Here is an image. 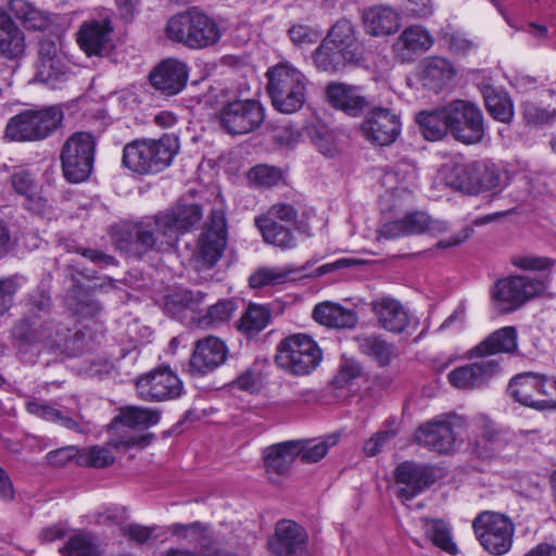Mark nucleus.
<instances>
[{
	"label": "nucleus",
	"instance_id": "1",
	"mask_svg": "<svg viewBox=\"0 0 556 556\" xmlns=\"http://www.w3.org/2000/svg\"><path fill=\"white\" fill-rule=\"evenodd\" d=\"M202 215L200 204L180 200L156 214L117 224L112 240L119 251L138 260L150 252H168L181 236L197 227Z\"/></svg>",
	"mask_w": 556,
	"mask_h": 556
},
{
	"label": "nucleus",
	"instance_id": "2",
	"mask_svg": "<svg viewBox=\"0 0 556 556\" xmlns=\"http://www.w3.org/2000/svg\"><path fill=\"white\" fill-rule=\"evenodd\" d=\"M67 27L64 15L37 10V31L47 33L48 38H40L37 59V83L50 89H56L65 81L66 66L56 54V41Z\"/></svg>",
	"mask_w": 556,
	"mask_h": 556
},
{
	"label": "nucleus",
	"instance_id": "3",
	"mask_svg": "<svg viewBox=\"0 0 556 556\" xmlns=\"http://www.w3.org/2000/svg\"><path fill=\"white\" fill-rule=\"evenodd\" d=\"M177 149L176 139L168 136L135 139L124 146L122 164L140 176L157 174L170 165Z\"/></svg>",
	"mask_w": 556,
	"mask_h": 556
},
{
	"label": "nucleus",
	"instance_id": "4",
	"mask_svg": "<svg viewBox=\"0 0 556 556\" xmlns=\"http://www.w3.org/2000/svg\"><path fill=\"white\" fill-rule=\"evenodd\" d=\"M160 419L161 413L157 409L139 406L122 407L118 415L108 425L109 443L115 448L124 450L134 446L146 447L152 443L155 435L151 432L144 434L129 433L128 430L154 426Z\"/></svg>",
	"mask_w": 556,
	"mask_h": 556
},
{
	"label": "nucleus",
	"instance_id": "5",
	"mask_svg": "<svg viewBox=\"0 0 556 556\" xmlns=\"http://www.w3.org/2000/svg\"><path fill=\"white\" fill-rule=\"evenodd\" d=\"M167 37L190 49L212 47L220 39L217 23L208 15L191 9L174 15L166 25Z\"/></svg>",
	"mask_w": 556,
	"mask_h": 556
},
{
	"label": "nucleus",
	"instance_id": "6",
	"mask_svg": "<svg viewBox=\"0 0 556 556\" xmlns=\"http://www.w3.org/2000/svg\"><path fill=\"white\" fill-rule=\"evenodd\" d=\"M323 352L318 344L305 333H296L281 340L277 345L276 364L294 376L311 374L320 364Z\"/></svg>",
	"mask_w": 556,
	"mask_h": 556
},
{
	"label": "nucleus",
	"instance_id": "7",
	"mask_svg": "<svg viewBox=\"0 0 556 556\" xmlns=\"http://www.w3.org/2000/svg\"><path fill=\"white\" fill-rule=\"evenodd\" d=\"M267 92L275 109L291 114L300 110L305 100L304 76L288 65H277L267 72Z\"/></svg>",
	"mask_w": 556,
	"mask_h": 556
},
{
	"label": "nucleus",
	"instance_id": "8",
	"mask_svg": "<svg viewBox=\"0 0 556 556\" xmlns=\"http://www.w3.org/2000/svg\"><path fill=\"white\" fill-rule=\"evenodd\" d=\"M450 134L464 144H476L483 140L486 131L481 109L468 100L456 99L443 105Z\"/></svg>",
	"mask_w": 556,
	"mask_h": 556
},
{
	"label": "nucleus",
	"instance_id": "9",
	"mask_svg": "<svg viewBox=\"0 0 556 556\" xmlns=\"http://www.w3.org/2000/svg\"><path fill=\"white\" fill-rule=\"evenodd\" d=\"M96 138L87 131L74 132L64 142L61 165L64 178L71 184L85 181L93 168Z\"/></svg>",
	"mask_w": 556,
	"mask_h": 556
},
{
	"label": "nucleus",
	"instance_id": "10",
	"mask_svg": "<svg viewBox=\"0 0 556 556\" xmlns=\"http://www.w3.org/2000/svg\"><path fill=\"white\" fill-rule=\"evenodd\" d=\"M472 528L481 546L491 555L501 556L511 548L515 526L507 516L483 511L473 519Z\"/></svg>",
	"mask_w": 556,
	"mask_h": 556
},
{
	"label": "nucleus",
	"instance_id": "11",
	"mask_svg": "<svg viewBox=\"0 0 556 556\" xmlns=\"http://www.w3.org/2000/svg\"><path fill=\"white\" fill-rule=\"evenodd\" d=\"M220 127L229 135H247L257 130L265 121V109L254 99L225 103L218 112Z\"/></svg>",
	"mask_w": 556,
	"mask_h": 556
},
{
	"label": "nucleus",
	"instance_id": "12",
	"mask_svg": "<svg viewBox=\"0 0 556 556\" xmlns=\"http://www.w3.org/2000/svg\"><path fill=\"white\" fill-rule=\"evenodd\" d=\"M546 288L544 279L516 275L498 279L492 290V299L502 311L511 312L529 300L542 295Z\"/></svg>",
	"mask_w": 556,
	"mask_h": 556
},
{
	"label": "nucleus",
	"instance_id": "13",
	"mask_svg": "<svg viewBox=\"0 0 556 556\" xmlns=\"http://www.w3.org/2000/svg\"><path fill=\"white\" fill-rule=\"evenodd\" d=\"M394 480L399 485L396 496L408 502L430 489L438 480V468L430 464L405 460L394 469Z\"/></svg>",
	"mask_w": 556,
	"mask_h": 556
},
{
	"label": "nucleus",
	"instance_id": "14",
	"mask_svg": "<svg viewBox=\"0 0 556 556\" xmlns=\"http://www.w3.org/2000/svg\"><path fill=\"white\" fill-rule=\"evenodd\" d=\"M136 387L140 399L151 402L175 400L184 390L181 380L169 366H162L139 376Z\"/></svg>",
	"mask_w": 556,
	"mask_h": 556
},
{
	"label": "nucleus",
	"instance_id": "15",
	"mask_svg": "<svg viewBox=\"0 0 556 556\" xmlns=\"http://www.w3.org/2000/svg\"><path fill=\"white\" fill-rule=\"evenodd\" d=\"M475 451L482 458L511 459L518 454L519 447L515 433L497 428L489 419H482Z\"/></svg>",
	"mask_w": 556,
	"mask_h": 556
},
{
	"label": "nucleus",
	"instance_id": "16",
	"mask_svg": "<svg viewBox=\"0 0 556 556\" xmlns=\"http://www.w3.org/2000/svg\"><path fill=\"white\" fill-rule=\"evenodd\" d=\"M227 238V222L224 213L213 211L206 229L198 240L197 262L205 268L215 266L225 251Z\"/></svg>",
	"mask_w": 556,
	"mask_h": 556
},
{
	"label": "nucleus",
	"instance_id": "17",
	"mask_svg": "<svg viewBox=\"0 0 556 556\" xmlns=\"http://www.w3.org/2000/svg\"><path fill=\"white\" fill-rule=\"evenodd\" d=\"M268 547L276 556H311L306 530L292 520L282 519L276 523Z\"/></svg>",
	"mask_w": 556,
	"mask_h": 556
},
{
	"label": "nucleus",
	"instance_id": "18",
	"mask_svg": "<svg viewBox=\"0 0 556 556\" xmlns=\"http://www.w3.org/2000/svg\"><path fill=\"white\" fill-rule=\"evenodd\" d=\"M365 138L377 146L393 143L401 134L400 117L386 108H371L363 124Z\"/></svg>",
	"mask_w": 556,
	"mask_h": 556
},
{
	"label": "nucleus",
	"instance_id": "19",
	"mask_svg": "<svg viewBox=\"0 0 556 556\" xmlns=\"http://www.w3.org/2000/svg\"><path fill=\"white\" fill-rule=\"evenodd\" d=\"M189 68L177 59H166L160 62L149 74L151 86L165 97L180 93L188 81Z\"/></svg>",
	"mask_w": 556,
	"mask_h": 556
},
{
	"label": "nucleus",
	"instance_id": "20",
	"mask_svg": "<svg viewBox=\"0 0 556 556\" xmlns=\"http://www.w3.org/2000/svg\"><path fill=\"white\" fill-rule=\"evenodd\" d=\"M500 371L498 358H481L478 362L455 368L447 378L450 383L457 389L473 390L484 387Z\"/></svg>",
	"mask_w": 556,
	"mask_h": 556
},
{
	"label": "nucleus",
	"instance_id": "21",
	"mask_svg": "<svg viewBox=\"0 0 556 556\" xmlns=\"http://www.w3.org/2000/svg\"><path fill=\"white\" fill-rule=\"evenodd\" d=\"M448 229V224L444 220L432 219L425 212H413L406 214L403 218L396 219L383 226L382 233L388 239L402 236L431 233L439 235Z\"/></svg>",
	"mask_w": 556,
	"mask_h": 556
},
{
	"label": "nucleus",
	"instance_id": "22",
	"mask_svg": "<svg viewBox=\"0 0 556 556\" xmlns=\"http://www.w3.org/2000/svg\"><path fill=\"white\" fill-rule=\"evenodd\" d=\"M114 27L109 17L85 21L77 31V42L89 56H102L110 51Z\"/></svg>",
	"mask_w": 556,
	"mask_h": 556
},
{
	"label": "nucleus",
	"instance_id": "23",
	"mask_svg": "<svg viewBox=\"0 0 556 556\" xmlns=\"http://www.w3.org/2000/svg\"><path fill=\"white\" fill-rule=\"evenodd\" d=\"M329 103L345 114L356 117L370 110L372 101L362 93L358 86L344 83H330L326 87Z\"/></svg>",
	"mask_w": 556,
	"mask_h": 556
},
{
	"label": "nucleus",
	"instance_id": "24",
	"mask_svg": "<svg viewBox=\"0 0 556 556\" xmlns=\"http://www.w3.org/2000/svg\"><path fill=\"white\" fill-rule=\"evenodd\" d=\"M456 441L452 424L447 420H431L417 428L414 442L437 453H448Z\"/></svg>",
	"mask_w": 556,
	"mask_h": 556
},
{
	"label": "nucleus",
	"instance_id": "25",
	"mask_svg": "<svg viewBox=\"0 0 556 556\" xmlns=\"http://www.w3.org/2000/svg\"><path fill=\"white\" fill-rule=\"evenodd\" d=\"M227 354L228 349L220 339L207 337L199 340L190 358V370L198 375H206L220 366Z\"/></svg>",
	"mask_w": 556,
	"mask_h": 556
},
{
	"label": "nucleus",
	"instance_id": "26",
	"mask_svg": "<svg viewBox=\"0 0 556 556\" xmlns=\"http://www.w3.org/2000/svg\"><path fill=\"white\" fill-rule=\"evenodd\" d=\"M170 531L175 536L189 540L194 547L199 548L202 556H237L215 542L208 529L200 521L174 523Z\"/></svg>",
	"mask_w": 556,
	"mask_h": 556
},
{
	"label": "nucleus",
	"instance_id": "27",
	"mask_svg": "<svg viewBox=\"0 0 556 556\" xmlns=\"http://www.w3.org/2000/svg\"><path fill=\"white\" fill-rule=\"evenodd\" d=\"M433 43L430 34L420 26L405 28L393 43V52L401 63H412Z\"/></svg>",
	"mask_w": 556,
	"mask_h": 556
},
{
	"label": "nucleus",
	"instance_id": "28",
	"mask_svg": "<svg viewBox=\"0 0 556 556\" xmlns=\"http://www.w3.org/2000/svg\"><path fill=\"white\" fill-rule=\"evenodd\" d=\"M543 375L519 374L509 381L507 392L518 403L541 410Z\"/></svg>",
	"mask_w": 556,
	"mask_h": 556
},
{
	"label": "nucleus",
	"instance_id": "29",
	"mask_svg": "<svg viewBox=\"0 0 556 556\" xmlns=\"http://www.w3.org/2000/svg\"><path fill=\"white\" fill-rule=\"evenodd\" d=\"M379 325L387 331L402 333L409 325L407 312L392 298H380L371 302Z\"/></svg>",
	"mask_w": 556,
	"mask_h": 556
},
{
	"label": "nucleus",
	"instance_id": "30",
	"mask_svg": "<svg viewBox=\"0 0 556 556\" xmlns=\"http://www.w3.org/2000/svg\"><path fill=\"white\" fill-rule=\"evenodd\" d=\"M517 349V331L514 327H503L488 338H485L478 345L472 348L468 354L469 357H478L489 359L488 357L494 356L498 353H511Z\"/></svg>",
	"mask_w": 556,
	"mask_h": 556
},
{
	"label": "nucleus",
	"instance_id": "31",
	"mask_svg": "<svg viewBox=\"0 0 556 556\" xmlns=\"http://www.w3.org/2000/svg\"><path fill=\"white\" fill-rule=\"evenodd\" d=\"M323 40L359 63L364 59L363 46L356 37L353 24L348 20H340L332 25Z\"/></svg>",
	"mask_w": 556,
	"mask_h": 556
},
{
	"label": "nucleus",
	"instance_id": "32",
	"mask_svg": "<svg viewBox=\"0 0 556 556\" xmlns=\"http://www.w3.org/2000/svg\"><path fill=\"white\" fill-rule=\"evenodd\" d=\"M206 293L201 290L177 288L165 296L164 311L181 320L187 313H197L204 303Z\"/></svg>",
	"mask_w": 556,
	"mask_h": 556
},
{
	"label": "nucleus",
	"instance_id": "33",
	"mask_svg": "<svg viewBox=\"0 0 556 556\" xmlns=\"http://www.w3.org/2000/svg\"><path fill=\"white\" fill-rule=\"evenodd\" d=\"M298 455V441H285L266 447L263 451L266 472L268 475L286 476Z\"/></svg>",
	"mask_w": 556,
	"mask_h": 556
},
{
	"label": "nucleus",
	"instance_id": "34",
	"mask_svg": "<svg viewBox=\"0 0 556 556\" xmlns=\"http://www.w3.org/2000/svg\"><path fill=\"white\" fill-rule=\"evenodd\" d=\"M313 318L318 324L334 329H352L358 323V316L354 309L333 302L317 304L313 309Z\"/></svg>",
	"mask_w": 556,
	"mask_h": 556
},
{
	"label": "nucleus",
	"instance_id": "35",
	"mask_svg": "<svg viewBox=\"0 0 556 556\" xmlns=\"http://www.w3.org/2000/svg\"><path fill=\"white\" fill-rule=\"evenodd\" d=\"M364 369L355 358L342 357L337 372L330 382V387L337 392L336 396L346 397L359 390V380L363 378Z\"/></svg>",
	"mask_w": 556,
	"mask_h": 556
},
{
	"label": "nucleus",
	"instance_id": "36",
	"mask_svg": "<svg viewBox=\"0 0 556 556\" xmlns=\"http://www.w3.org/2000/svg\"><path fill=\"white\" fill-rule=\"evenodd\" d=\"M363 23L367 34L371 36H388L400 28L397 13L389 7H374L365 10Z\"/></svg>",
	"mask_w": 556,
	"mask_h": 556
},
{
	"label": "nucleus",
	"instance_id": "37",
	"mask_svg": "<svg viewBox=\"0 0 556 556\" xmlns=\"http://www.w3.org/2000/svg\"><path fill=\"white\" fill-rule=\"evenodd\" d=\"M73 281L74 283L66 295V304L70 309L75 315L84 318L94 317L100 314L102 306L94 298L92 290L76 281L74 275Z\"/></svg>",
	"mask_w": 556,
	"mask_h": 556
},
{
	"label": "nucleus",
	"instance_id": "38",
	"mask_svg": "<svg viewBox=\"0 0 556 556\" xmlns=\"http://www.w3.org/2000/svg\"><path fill=\"white\" fill-rule=\"evenodd\" d=\"M315 66L330 74L342 72L349 65H358L359 62L351 55L341 52L331 45L321 40L312 55Z\"/></svg>",
	"mask_w": 556,
	"mask_h": 556
},
{
	"label": "nucleus",
	"instance_id": "39",
	"mask_svg": "<svg viewBox=\"0 0 556 556\" xmlns=\"http://www.w3.org/2000/svg\"><path fill=\"white\" fill-rule=\"evenodd\" d=\"M481 91L489 115L497 122L510 124L515 116L510 96L491 85L483 86Z\"/></svg>",
	"mask_w": 556,
	"mask_h": 556
},
{
	"label": "nucleus",
	"instance_id": "40",
	"mask_svg": "<svg viewBox=\"0 0 556 556\" xmlns=\"http://www.w3.org/2000/svg\"><path fill=\"white\" fill-rule=\"evenodd\" d=\"M24 35L8 12L0 7V54L14 59L24 51Z\"/></svg>",
	"mask_w": 556,
	"mask_h": 556
},
{
	"label": "nucleus",
	"instance_id": "41",
	"mask_svg": "<svg viewBox=\"0 0 556 556\" xmlns=\"http://www.w3.org/2000/svg\"><path fill=\"white\" fill-rule=\"evenodd\" d=\"M271 320V311L267 305L251 303L236 323V329L247 339H253Z\"/></svg>",
	"mask_w": 556,
	"mask_h": 556
},
{
	"label": "nucleus",
	"instance_id": "42",
	"mask_svg": "<svg viewBox=\"0 0 556 556\" xmlns=\"http://www.w3.org/2000/svg\"><path fill=\"white\" fill-rule=\"evenodd\" d=\"M255 226L260 229L266 243L281 250H291L296 245V238L292 226L283 225L270 218H255Z\"/></svg>",
	"mask_w": 556,
	"mask_h": 556
},
{
	"label": "nucleus",
	"instance_id": "43",
	"mask_svg": "<svg viewBox=\"0 0 556 556\" xmlns=\"http://www.w3.org/2000/svg\"><path fill=\"white\" fill-rule=\"evenodd\" d=\"M71 329L67 326H59L55 328L54 337L46 334V326L42 327V341L51 350H60L68 355H79L85 349V334L81 331H76L70 336Z\"/></svg>",
	"mask_w": 556,
	"mask_h": 556
},
{
	"label": "nucleus",
	"instance_id": "44",
	"mask_svg": "<svg viewBox=\"0 0 556 556\" xmlns=\"http://www.w3.org/2000/svg\"><path fill=\"white\" fill-rule=\"evenodd\" d=\"M416 122L424 138L429 141H439L450 134V126L443 105L433 111H422L417 114Z\"/></svg>",
	"mask_w": 556,
	"mask_h": 556
},
{
	"label": "nucleus",
	"instance_id": "45",
	"mask_svg": "<svg viewBox=\"0 0 556 556\" xmlns=\"http://www.w3.org/2000/svg\"><path fill=\"white\" fill-rule=\"evenodd\" d=\"M454 75L455 72L446 59L432 58L425 65L421 81L425 88L438 93Z\"/></svg>",
	"mask_w": 556,
	"mask_h": 556
},
{
	"label": "nucleus",
	"instance_id": "46",
	"mask_svg": "<svg viewBox=\"0 0 556 556\" xmlns=\"http://www.w3.org/2000/svg\"><path fill=\"white\" fill-rule=\"evenodd\" d=\"M4 138L15 142L35 140V110H25L12 116L7 123Z\"/></svg>",
	"mask_w": 556,
	"mask_h": 556
},
{
	"label": "nucleus",
	"instance_id": "47",
	"mask_svg": "<svg viewBox=\"0 0 556 556\" xmlns=\"http://www.w3.org/2000/svg\"><path fill=\"white\" fill-rule=\"evenodd\" d=\"M355 341L361 353L375 359L380 367H384L390 364L393 348L380 336L361 334L355 338Z\"/></svg>",
	"mask_w": 556,
	"mask_h": 556
},
{
	"label": "nucleus",
	"instance_id": "48",
	"mask_svg": "<svg viewBox=\"0 0 556 556\" xmlns=\"http://www.w3.org/2000/svg\"><path fill=\"white\" fill-rule=\"evenodd\" d=\"M13 348L20 356L31 352L35 346V317L27 315L15 321L11 329Z\"/></svg>",
	"mask_w": 556,
	"mask_h": 556
},
{
	"label": "nucleus",
	"instance_id": "49",
	"mask_svg": "<svg viewBox=\"0 0 556 556\" xmlns=\"http://www.w3.org/2000/svg\"><path fill=\"white\" fill-rule=\"evenodd\" d=\"M448 184L465 193L478 194L477 162L454 165L448 175Z\"/></svg>",
	"mask_w": 556,
	"mask_h": 556
},
{
	"label": "nucleus",
	"instance_id": "50",
	"mask_svg": "<svg viewBox=\"0 0 556 556\" xmlns=\"http://www.w3.org/2000/svg\"><path fill=\"white\" fill-rule=\"evenodd\" d=\"M64 118L63 110L58 105L37 110V140L51 136L61 126Z\"/></svg>",
	"mask_w": 556,
	"mask_h": 556
},
{
	"label": "nucleus",
	"instance_id": "51",
	"mask_svg": "<svg viewBox=\"0 0 556 556\" xmlns=\"http://www.w3.org/2000/svg\"><path fill=\"white\" fill-rule=\"evenodd\" d=\"M63 556H102L99 545L90 533H79L68 539L60 548Z\"/></svg>",
	"mask_w": 556,
	"mask_h": 556
},
{
	"label": "nucleus",
	"instance_id": "52",
	"mask_svg": "<svg viewBox=\"0 0 556 556\" xmlns=\"http://www.w3.org/2000/svg\"><path fill=\"white\" fill-rule=\"evenodd\" d=\"M235 309L236 306L232 301H218L214 305L208 306L205 314L199 316L194 320L201 328L214 327L229 320Z\"/></svg>",
	"mask_w": 556,
	"mask_h": 556
},
{
	"label": "nucleus",
	"instance_id": "53",
	"mask_svg": "<svg viewBox=\"0 0 556 556\" xmlns=\"http://www.w3.org/2000/svg\"><path fill=\"white\" fill-rule=\"evenodd\" d=\"M263 362L255 359L232 381V386L251 394L257 393L263 384Z\"/></svg>",
	"mask_w": 556,
	"mask_h": 556
},
{
	"label": "nucleus",
	"instance_id": "54",
	"mask_svg": "<svg viewBox=\"0 0 556 556\" xmlns=\"http://www.w3.org/2000/svg\"><path fill=\"white\" fill-rule=\"evenodd\" d=\"M11 184L15 192L25 198L23 203L24 207L28 211H33L35 180L31 170L20 169L15 172L11 177Z\"/></svg>",
	"mask_w": 556,
	"mask_h": 556
},
{
	"label": "nucleus",
	"instance_id": "55",
	"mask_svg": "<svg viewBox=\"0 0 556 556\" xmlns=\"http://www.w3.org/2000/svg\"><path fill=\"white\" fill-rule=\"evenodd\" d=\"M247 178L255 187H274L281 180L282 173L278 167L261 164L252 167Z\"/></svg>",
	"mask_w": 556,
	"mask_h": 556
},
{
	"label": "nucleus",
	"instance_id": "56",
	"mask_svg": "<svg viewBox=\"0 0 556 556\" xmlns=\"http://www.w3.org/2000/svg\"><path fill=\"white\" fill-rule=\"evenodd\" d=\"M511 264L523 271L548 273L556 265V260L535 254H520L511 258Z\"/></svg>",
	"mask_w": 556,
	"mask_h": 556
},
{
	"label": "nucleus",
	"instance_id": "57",
	"mask_svg": "<svg viewBox=\"0 0 556 556\" xmlns=\"http://www.w3.org/2000/svg\"><path fill=\"white\" fill-rule=\"evenodd\" d=\"M336 443L337 440L333 437L314 444L298 441V457L306 464L317 463L327 455L329 447Z\"/></svg>",
	"mask_w": 556,
	"mask_h": 556
},
{
	"label": "nucleus",
	"instance_id": "58",
	"mask_svg": "<svg viewBox=\"0 0 556 556\" xmlns=\"http://www.w3.org/2000/svg\"><path fill=\"white\" fill-rule=\"evenodd\" d=\"M520 109L526 123L535 126L547 124L556 117V109L541 108L531 101L522 102Z\"/></svg>",
	"mask_w": 556,
	"mask_h": 556
},
{
	"label": "nucleus",
	"instance_id": "59",
	"mask_svg": "<svg viewBox=\"0 0 556 556\" xmlns=\"http://www.w3.org/2000/svg\"><path fill=\"white\" fill-rule=\"evenodd\" d=\"M428 534L432 543L442 551L451 555H455L457 553V546L452 541L451 531L442 520L433 521L428 529Z\"/></svg>",
	"mask_w": 556,
	"mask_h": 556
},
{
	"label": "nucleus",
	"instance_id": "60",
	"mask_svg": "<svg viewBox=\"0 0 556 556\" xmlns=\"http://www.w3.org/2000/svg\"><path fill=\"white\" fill-rule=\"evenodd\" d=\"M114 462V456L111 451L101 447L92 446L89 450L80 451L77 458V465L79 466H91L96 468H103L111 465Z\"/></svg>",
	"mask_w": 556,
	"mask_h": 556
},
{
	"label": "nucleus",
	"instance_id": "61",
	"mask_svg": "<svg viewBox=\"0 0 556 556\" xmlns=\"http://www.w3.org/2000/svg\"><path fill=\"white\" fill-rule=\"evenodd\" d=\"M291 273H293L292 269L261 268L250 276L249 283L253 289L281 283Z\"/></svg>",
	"mask_w": 556,
	"mask_h": 556
},
{
	"label": "nucleus",
	"instance_id": "62",
	"mask_svg": "<svg viewBox=\"0 0 556 556\" xmlns=\"http://www.w3.org/2000/svg\"><path fill=\"white\" fill-rule=\"evenodd\" d=\"M9 9L27 29H35V8L29 0H10Z\"/></svg>",
	"mask_w": 556,
	"mask_h": 556
},
{
	"label": "nucleus",
	"instance_id": "63",
	"mask_svg": "<svg viewBox=\"0 0 556 556\" xmlns=\"http://www.w3.org/2000/svg\"><path fill=\"white\" fill-rule=\"evenodd\" d=\"M298 210L288 203H276L267 212V214L257 218H270L280 222L283 225L294 226L298 219Z\"/></svg>",
	"mask_w": 556,
	"mask_h": 556
},
{
	"label": "nucleus",
	"instance_id": "64",
	"mask_svg": "<svg viewBox=\"0 0 556 556\" xmlns=\"http://www.w3.org/2000/svg\"><path fill=\"white\" fill-rule=\"evenodd\" d=\"M20 288L21 282L16 277L0 279V317L12 307L14 295Z\"/></svg>",
	"mask_w": 556,
	"mask_h": 556
}]
</instances>
